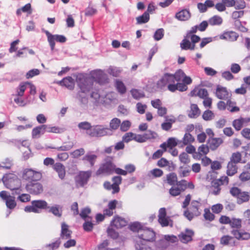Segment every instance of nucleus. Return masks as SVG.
Instances as JSON below:
<instances>
[{"label":"nucleus","instance_id":"nucleus-1","mask_svg":"<svg viewBox=\"0 0 250 250\" xmlns=\"http://www.w3.org/2000/svg\"><path fill=\"white\" fill-rule=\"evenodd\" d=\"M77 83L79 90L76 95V99L79 105L82 108L86 109L88 103L89 93L92 88V81L89 78L80 75L77 78Z\"/></svg>","mask_w":250,"mask_h":250},{"label":"nucleus","instance_id":"nucleus-2","mask_svg":"<svg viewBox=\"0 0 250 250\" xmlns=\"http://www.w3.org/2000/svg\"><path fill=\"white\" fill-rule=\"evenodd\" d=\"M115 165L112 162V158L110 157L105 158L103 163L96 171V175H110L114 172Z\"/></svg>","mask_w":250,"mask_h":250},{"label":"nucleus","instance_id":"nucleus-3","mask_svg":"<svg viewBox=\"0 0 250 250\" xmlns=\"http://www.w3.org/2000/svg\"><path fill=\"white\" fill-rule=\"evenodd\" d=\"M31 204L30 206H27L24 208L25 212L40 213L42 210H46L48 208V203L43 200L32 201Z\"/></svg>","mask_w":250,"mask_h":250},{"label":"nucleus","instance_id":"nucleus-4","mask_svg":"<svg viewBox=\"0 0 250 250\" xmlns=\"http://www.w3.org/2000/svg\"><path fill=\"white\" fill-rule=\"evenodd\" d=\"M2 182L6 188L13 190L21 187V182L18 176L13 173L5 174L2 179Z\"/></svg>","mask_w":250,"mask_h":250},{"label":"nucleus","instance_id":"nucleus-5","mask_svg":"<svg viewBox=\"0 0 250 250\" xmlns=\"http://www.w3.org/2000/svg\"><path fill=\"white\" fill-rule=\"evenodd\" d=\"M210 165L211 170L207 175V179L211 181L217 177V173L216 170L221 169L222 167L221 163L217 161L212 162V161L206 156H204V166Z\"/></svg>","mask_w":250,"mask_h":250},{"label":"nucleus","instance_id":"nucleus-6","mask_svg":"<svg viewBox=\"0 0 250 250\" xmlns=\"http://www.w3.org/2000/svg\"><path fill=\"white\" fill-rule=\"evenodd\" d=\"M230 193L233 196L237 198L236 202L239 205L248 202L250 198L248 192L242 191L237 187L232 188L230 189Z\"/></svg>","mask_w":250,"mask_h":250},{"label":"nucleus","instance_id":"nucleus-7","mask_svg":"<svg viewBox=\"0 0 250 250\" xmlns=\"http://www.w3.org/2000/svg\"><path fill=\"white\" fill-rule=\"evenodd\" d=\"M110 134L111 133L109 132V129L102 125L92 126V127L88 132V135L92 137H101Z\"/></svg>","mask_w":250,"mask_h":250},{"label":"nucleus","instance_id":"nucleus-8","mask_svg":"<svg viewBox=\"0 0 250 250\" xmlns=\"http://www.w3.org/2000/svg\"><path fill=\"white\" fill-rule=\"evenodd\" d=\"M42 175L40 172L31 168H26L23 170L22 177L23 180L30 182L40 180Z\"/></svg>","mask_w":250,"mask_h":250},{"label":"nucleus","instance_id":"nucleus-9","mask_svg":"<svg viewBox=\"0 0 250 250\" xmlns=\"http://www.w3.org/2000/svg\"><path fill=\"white\" fill-rule=\"evenodd\" d=\"M138 238L144 242H152L155 240V232L152 229L145 227L140 230Z\"/></svg>","mask_w":250,"mask_h":250},{"label":"nucleus","instance_id":"nucleus-10","mask_svg":"<svg viewBox=\"0 0 250 250\" xmlns=\"http://www.w3.org/2000/svg\"><path fill=\"white\" fill-rule=\"evenodd\" d=\"M47 37V40L50 46L51 51H53L55 48V41L64 43L66 41V38L63 35H52L48 31H43Z\"/></svg>","mask_w":250,"mask_h":250},{"label":"nucleus","instance_id":"nucleus-11","mask_svg":"<svg viewBox=\"0 0 250 250\" xmlns=\"http://www.w3.org/2000/svg\"><path fill=\"white\" fill-rule=\"evenodd\" d=\"M38 181L27 182L25 186L26 191L30 194L34 195H38L41 193L43 191V187Z\"/></svg>","mask_w":250,"mask_h":250},{"label":"nucleus","instance_id":"nucleus-12","mask_svg":"<svg viewBox=\"0 0 250 250\" xmlns=\"http://www.w3.org/2000/svg\"><path fill=\"white\" fill-rule=\"evenodd\" d=\"M174 78L173 74L165 73L157 83L158 88L162 89L170 83H174Z\"/></svg>","mask_w":250,"mask_h":250},{"label":"nucleus","instance_id":"nucleus-13","mask_svg":"<svg viewBox=\"0 0 250 250\" xmlns=\"http://www.w3.org/2000/svg\"><path fill=\"white\" fill-rule=\"evenodd\" d=\"M91 174L92 172L90 170L80 172L75 178L77 184L81 187H83L87 183Z\"/></svg>","mask_w":250,"mask_h":250},{"label":"nucleus","instance_id":"nucleus-14","mask_svg":"<svg viewBox=\"0 0 250 250\" xmlns=\"http://www.w3.org/2000/svg\"><path fill=\"white\" fill-rule=\"evenodd\" d=\"M223 141L221 138H209L208 142V146H204V155L208 152V148L212 150L216 149L222 144Z\"/></svg>","mask_w":250,"mask_h":250},{"label":"nucleus","instance_id":"nucleus-15","mask_svg":"<svg viewBox=\"0 0 250 250\" xmlns=\"http://www.w3.org/2000/svg\"><path fill=\"white\" fill-rule=\"evenodd\" d=\"M215 95L219 99L227 100L230 98L231 93L226 87L218 85L216 89Z\"/></svg>","mask_w":250,"mask_h":250},{"label":"nucleus","instance_id":"nucleus-16","mask_svg":"<svg viewBox=\"0 0 250 250\" xmlns=\"http://www.w3.org/2000/svg\"><path fill=\"white\" fill-rule=\"evenodd\" d=\"M250 122V118L249 117L240 118L233 121L232 125L236 130L239 131L243 126L247 125Z\"/></svg>","mask_w":250,"mask_h":250},{"label":"nucleus","instance_id":"nucleus-17","mask_svg":"<svg viewBox=\"0 0 250 250\" xmlns=\"http://www.w3.org/2000/svg\"><path fill=\"white\" fill-rule=\"evenodd\" d=\"M72 231L69 229V226L65 223L61 224V231L59 238L61 239H68L71 237Z\"/></svg>","mask_w":250,"mask_h":250},{"label":"nucleus","instance_id":"nucleus-18","mask_svg":"<svg viewBox=\"0 0 250 250\" xmlns=\"http://www.w3.org/2000/svg\"><path fill=\"white\" fill-rule=\"evenodd\" d=\"M194 234L193 231L189 229H186L185 232H182L179 235L181 242L187 243L192 240V237Z\"/></svg>","mask_w":250,"mask_h":250},{"label":"nucleus","instance_id":"nucleus-19","mask_svg":"<svg viewBox=\"0 0 250 250\" xmlns=\"http://www.w3.org/2000/svg\"><path fill=\"white\" fill-rule=\"evenodd\" d=\"M219 37L222 40H225L229 42H234L237 40L238 35L235 32L228 31L220 35Z\"/></svg>","mask_w":250,"mask_h":250},{"label":"nucleus","instance_id":"nucleus-20","mask_svg":"<svg viewBox=\"0 0 250 250\" xmlns=\"http://www.w3.org/2000/svg\"><path fill=\"white\" fill-rule=\"evenodd\" d=\"M53 169L58 173L59 177L63 180L65 176V167L60 163H56L53 165Z\"/></svg>","mask_w":250,"mask_h":250},{"label":"nucleus","instance_id":"nucleus-21","mask_svg":"<svg viewBox=\"0 0 250 250\" xmlns=\"http://www.w3.org/2000/svg\"><path fill=\"white\" fill-rule=\"evenodd\" d=\"M96 81L100 84H103L108 82L107 75L102 71L96 72L94 76Z\"/></svg>","mask_w":250,"mask_h":250},{"label":"nucleus","instance_id":"nucleus-22","mask_svg":"<svg viewBox=\"0 0 250 250\" xmlns=\"http://www.w3.org/2000/svg\"><path fill=\"white\" fill-rule=\"evenodd\" d=\"M97 158V155L92 154L91 152H88L83 157L82 160L85 163H89L90 167H92L94 166Z\"/></svg>","mask_w":250,"mask_h":250},{"label":"nucleus","instance_id":"nucleus-23","mask_svg":"<svg viewBox=\"0 0 250 250\" xmlns=\"http://www.w3.org/2000/svg\"><path fill=\"white\" fill-rule=\"evenodd\" d=\"M127 225L126 220L122 217L116 216L111 222V226L117 229L122 228Z\"/></svg>","mask_w":250,"mask_h":250},{"label":"nucleus","instance_id":"nucleus-24","mask_svg":"<svg viewBox=\"0 0 250 250\" xmlns=\"http://www.w3.org/2000/svg\"><path fill=\"white\" fill-rule=\"evenodd\" d=\"M165 122L162 124L161 127L164 130L168 131L172 127V124L176 122V119L173 116H165Z\"/></svg>","mask_w":250,"mask_h":250},{"label":"nucleus","instance_id":"nucleus-25","mask_svg":"<svg viewBox=\"0 0 250 250\" xmlns=\"http://www.w3.org/2000/svg\"><path fill=\"white\" fill-rule=\"evenodd\" d=\"M47 209L49 213H52L56 217H61L62 215V208L59 205L56 204L52 207L48 206Z\"/></svg>","mask_w":250,"mask_h":250},{"label":"nucleus","instance_id":"nucleus-26","mask_svg":"<svg viewBox=\"0 0 250 250\" xmlns=\"http://www.w3.org/2000/svg\"><path fill=\"white\" fill-rule=\"evenodd\" d=\"M232 233L238 240H248L250 238V234L245 231L234 230Z\"/></svg>","mask_w":250,"mask_h":250},{"label":"nucleus","instance_id":"nucleus-27","mask_svg":"<svg viewBox=\"0 0 250 250\" xmlns=\"http://www.w3.org/2000/svg\"><path fill=\"white\" fill-rule=\"evenodd\" d=\"M238 167L236 164L232 162H229L227 167V174L229 176H232L237 172Z\"/></svg>","mask_w":250,"mask_h":250},{"label":"nucleus","instance_id":"nucleus-28","mask_svg":"<svg viewBox=\"0 0 250 250\" xmlns=\"http://www.w3.org/2000/svg\"><path fill=\"white\" fill-rule=\"evenodd\" d=\"M200 112V110L196 104H191L190 105V110L188 111V116L191 118H195L199 116Z\"/></svg>","mask_w":250,"mask_h":250},{"label":"nucleus","instance_id":"nucleus-29","mask_svg":"<svg viewBox=\"0 0 250 250\" xmlns=\"http://www.w3.org/2000/svg\"><path fill=\"white\" fill-rule=\"evenodd\" d=\"M176 18L180 21H186L190 17L189 12L187 10H183L176 14Z\"/></svg>","mask_w":250,"mask_h":250},{"label":"nucleus","instance_id":"nucleus-30","mask_svg":"<svg viewBox=\"0 0 250 250\" xmlns=\"http://www.w3.org/2000/svg\"><path fill=\"white\" fill-rule=\"evenodd\" d=\"M194 44H191L190 40L187 38L186 36V38L183 40L181 43V47L182 49L188 50L191 49L193 50L194 48Z\"/></svg>","mask_w":250,"mask_h":250},{"label":"nucleus","instance_id":"nucleus-31","mask_svg":"<svg viewBox=\"0 0 250 250\" xmlns=\"http://www.w3.org/2000/svg\"><path fill=\"white\" fill-rule=\"evenodd\" d=\"M155 244L156 248L160 250H164L169 246V244L165 238L157 241Z\"/></svg>","mask_w":250,"mask_h":250},{"label":"nucleus","instance_id":"nucleus-32","mask_svg":"<svg viewBox=\"0 0 250 250\" xmlns=\"http://www.w3.org/2000/svg\"><path fill=\"white\" fill-rule=\"evenodd\" d=\"M145 226L138 222H135L129 225V229L134 232H137L138 236L139 235V231L143 230Z\"/></svg>","mask_w":250,"mask_h":250},{"label":"nucleus","instance_id":"nucleus-33","mask_svg":"<svg viewBox=\"0 0 250 250\" xmlns=\"http://www.w3.org/2000/svg\"><path fill=\"white\" fill-rule=\"evenodd\" d=\"M74 146V143L72 142H69L64 143L63 145L60 147H49L52 149H55L58 151H68L71 149Z\"/></svg>","mask_w":250,"mask_h":250},{"label":"nucleus","instance_id":"nucleus-34","mask_svg":"<svg viewBox=\"0 0 250 250\" xmlns=\"http://www.w3.org/2000/svg\"><path fill=\"white\" fill-rule=\"evenodd\" d=\"M137 24H141L147 22L149 20V15L147 12H145L144 14L137 17L136 18Z\"/></svg>","mask_w":250,"mask_h":250},{"label":"nucleus","instance_id":"nucleus-35","mask_svg":"<svg viewBox=\"0 0 250 250\" xmlns=\"http://www.w3.org/2000/svg\"><path fill=\"white\" fill-rule=\"evenodd\" d=\"M60 83L62 85H64L66 87L70 90H72L74 88V84L72 82V78L70 77L63 78L60 82Z\"/></svg>","mask_w":250,"mask_h":250},{"label":"nucleus","instance_id":"nucleus-36","mask_svg":"<svg viewBox=\"0 0 250 250\" xmlns=\"http://www.w3.org/2000/svg\"><path fill=\"white\" fill-rule=\"evenodd\" d=\"M166 179L167 183L171 186L176 185L178 181L177 175L173 172L167 174Z\"/></svg>","mask_w":250,"mask_h":250},{"label":"nucleus","instance_id":"nucleus-37","mask_svg":"<svg viewBox=\"0 0 250 250\" xmlns=\"http://www.w3.org/2000/svg\"><path fill=\"white\" fill-rule=\"evenodd\" d=\"M146 242L142 240H137L135 244V249L136 250H151V248L147 245Z\"/></svg>","mask_w":250,"mask_h":250},{"label":"nucleus","instance_id":"nucleus-38","mask_svg":"<svg viewBox=\"0 0 250 250\" xmlns=\"http://www.w3.org/2000/svg\"><path fill=\"white\" fill-rule=\"evenodd\" d=\"M115 86L118 92L121 95L125 94L126 91V87L121 81L116 80Z\"/></svg>","mask_w":250,"mask_h":250},{"label":"nucleus","instance_id":"nucleus-39","mask_svg":"<svg viewBox=\"0 0 250 250\" xmlns=\"http://www.w3.org/2000/svg\"><path fill=\"white\" fill-rule=\"evenodd\" d=\"M121 124V120L117 118H114L110 121L109 124V131L117 129Z\"/></svg>","mask_w":250,"mask_h":250},{"label":"nucleus","instance_id":"nucleus-40","mask_svg":"<svg viewBox=\"0 0 250 250\" xmlns=\"http://www.w3.org/2000/svg\"><path fill=\"white\" fill-rule=\"evenodd\" d=\"M241 161V154L239 152H236L232 154L229 162H232L233 164H236L239 163H242Z\"/></svg>","mask_w":250,"mask_h":250},{"label":"nucleus","instance_id":"nucleus-41","mask_svg":"<svg viewBox=\"0 0 250 250\" xmlns=\"http://www.w3.org/2000/svg\"><path fill=\"white\" fill-rule=\"evenodd\" d=\"M194 141V137L188 132H186L183 138L182 142L184 145H188Z\"/></svg>","mask_w":250,"mask_h":250},{"label":"nucleus","instance_id":"nucleus-42","mask_svg":"<svg viewBox=\"0 0 250 250\" xmlns=\"http://www.w3.org/2000/svg\"><path fill=\"white\" fill-rule=\"evenodd\" d=\"M223 21L222 18L218 16H214L208 21V23L211 25H220Z\"/></svg>","mask_w":250,"mask_h":250},{"label":"nucleus","instance_id":"nucleus-43","mask_svg":"<svg viewBox=\"0 0 250 250\" xmlns=\"http://www.w3.org/2000/svg\"><path fill=\"white\" fill-rule=\"evenodd\" d=\"M191 96H198L200 98H203V89L200 86L195 87L190 92Z\"/></svg>","mask_w":250,"mask_h":250},{"label":"nucleus","instance_id":"nucleus-44","mask_svg":"<svg viewBox=\"0 0 250 250\" xmlns=\"http://www.w3.org/2000/svg\"><path fill=\"white\" fill-rule=\"evenodd\" d=\"M115 99L116 98L115 97V94L114 93H108L105 95L104 97V104L105 105L109 104L112 102H113Z\"/></svg>","mask_w":250,"mask_h":250},{"label":"nucleus","instance_id":"nucleus-45","mask_svg":"<svg viewBox=\"0 0 250 250\" xmlns=\"http://www.w3.org/2000/svg\"><path fill=\"white\" fill-rule=\"evenodd\" d=\"M15 198L14 196H11L5 201L7 207L9 209H13L16 206V203L15 202Z\"/></svg>","mask_w":250,"mask_h":250},{"label":"nucleus","instance_id":"nucleus-46","mask_svg":"<svg viewBox=\"0 0 250 250\" xmlns=\"http://www.w3.org/2000/svg\"><path fill=\"white\" fill-rule=\"evenodd\" d=\"M143 136L146 142L147 140L155 139L157 137V134L155 132L149 130L143 134Z\"/></svg>","mask_w":250,"mask_h":250},{"label":"nucleus","instance_id":"nucleus-47","mask_svg":"<svg viewBox=\"0 0 250 250\" xmlns=\"http://www.w3.org/2000/svg\"><path fill=\"white\" fill-rule=\"evenodd\" d=\"M173 78H174L175 83H177L182 80L184 77L185 76V73L181 69H179L174 74H173Z\"/></svg>","mask_w":250,"mask_h":250},{"label":"nucleus","instance_id":"nucleus-48","mask_svg":"<svg viewBox=\"0 0 250 250\" xmlns=\"http://www.w3.org/2000/svg\"><path fill=\"white\" fill-rule=\"evenodd\" d=\"M130 92L132 97L135 99H139L145 96L144 92L137 89H132Z\"/></svg>","mask_w":250,"mask_h":250},{"label":"nucleus","instance_id":"nucleus-49","mask_svg":"<svg viewBox=\"0 0 250 250\" xmlns=\"http://www.w3.org/2000/svg\"><path fill=\"white\" fill-rule=\"evenodd\" d=\"M199 203L197 201H192L191 204L190 209L192 211H195V215L197 216L200 214L198 211Z\"/></svg>","mask_w":250,"mask_h":250},{"label":"nucleus","instance_id":"nucleus-50","mask_svg":"<svg viewBox=\"0 0 250 250\" xmlns=\"http://www.w3.org/2000/svg\"><path fill=\"white\" fill-rule=\"evenodd\" d=\"M78 127L80 129H82L83 130H86V133L88 134V132L91 129L92 127V126L91 125V124L88 122H83L79 123L78 124Z\"/></svg>","mask_w":250,"mask_h":250},{"label":"nucleus","instance_id":"nucleus-51","mask_svg":"<svg viewBox=\"0 0 250 250\" xmlns=\"http://www.w3.org/2000/svg\"><path fill=\"white\" fill-rule=\"evenodd\" d=\"M212 104V99L208 96V92L204 89V106L210 108Z\"/></svg>","mask_w":250,"mask_h":250},{"label":"nucleus","instance_id":"nucleus-52","mask_svg":"<svg viewBox=\"0 0 250 250\" xmlns=\"http://www.w3.org/2000/svg\"><path fill=\"white\" fill-rule=\"evenodd\" d=\"M176 185L181 192L185 191L187 188V181L185 180L177 181Z\"/></svg>","mask_w":250,"mask_h":250},{"label":"nucleus","instance_id":"nucleus-53","mask_svg":"<svg viewBox=\"0 0 250 250\" xmlns=\"http://www.w3.org/2000/svg\"><path fill=\"white\" fill-rule=\"evenodd\" d=\"M61 239L59 238H57V240L52 243H50L47 245L48 247L51 250H56L60 247L61 244Z\"/></svg>","mask_w":250,"mask_h":250},{"label":"nucleus","instance_id":"nucleus-54","mask_svg":"<svg viewBox=\"0 0 250 250\" xmlns=\"http://www.w3.org/2000/svg\"><path fill=\"white\" fill-rule=\"evenodd\" d=\"M190 169L187 167H184L181 166L179 168V174L181 177H186L188 175Z\"/></svg>","mask_w":250,"mask_h":250},{"label":"nucleus","instance_id":"nucleus-55","mask_svg":"<svg viewBox=\"0 0 250 250\" xmlns=\"http://www.w3.org/2000/svg\"><path fill=\"white\" fill-rule=\"evenodd\" d=\"M26 83H21L19 87L17 88V94L16 96H22L23 95L24 92L26 88Z\"/></svg>","mask_w":250,"mask_h":250},{"label":"nucleus","instance_id":"nucleus-56","mask_svg":"<svg viewBox=\"0 0 250 250\" xmlns=\"http://www.w3.org/2000/svg\"><path fill=\"white\" fill-rule=\"evenodd\" d=\"M45 125V129L46 132L48 133H60V129L56 126H53L49 125Z\"/></svg>","mask_w":250,"mask_h":250},{"label":"nucleus","instance_id":"nucleus-57","mask_svg":"<svg viewBox=\"0 0 250 250\" xmlns=\"http://www.w3.org/2000/svg\"><path fill=\"white\" fill-rule=\"evenodd\" d=\"M164 30L163 28H160V29H157L155 31V32L154 34V36H153L155 40L159 41L161 39H162L163 38V37H164Z\"/></svg>","mask_w":250,"mask_h":250},{"label":"nucleus","instance_id":"nucleus-58","mask_svg":"<svg viewBox=\"0 0 250 250\" xmlns=\"http://www.w3.org/2000/svg\"><path fill=\"white\" fill-rule=\"evenodd\" d=\"M131 126V123L128 121H124L122 122V123H121L120 124V129L121 131L125 132L127 131L129 127Z\"/></svg>","mask_w":250,"mask_h":250},{"label":"nucleus","instance_id":"nucleus-59","mask_svg":"<svg viewBox=\"0 0 250 250\" xmlns=\"http://www.w3.org/2000/svg\"><path fill=\"white\" fill-rule=\"evenodd\" d=\"M215 117L214 113L209 110L204 111V120L210 121L213 120Z\"/></svg>","mask_w":250,"mask_h":250},{"label":"nucleus","instance_id":"nucleus-60","mask_svg":"<svg viewBox=\"0 0 250 250\" xmlns=\"http://www.w3.org/2000/svg\"><path fill=\"white\" fill-rule=\"evenodd\" d=\"M230 225L232 228H239L241 226V220L233 218L230 219Z\"/></svg>","mask_w":250,"mask_h":250},{"label":"nucleus","instance_id":"nucleus-61","mask_svg":"<svg viewBox=\"0 0 250 250\" xmlns=\"http://www.w3.org/2000/svg\"><path fill=\"white\" fill-rule=\"evenodd\" d=\"M134 133L132 132L126 133L123 137V141L128 143L131 140H134Z\"/></svg>","mask_w":250,"mask_h":250},{"label":"nucleus","instance_id":"nucleus-62","mask_svg":"<svg viewBox=\"0 0 250 250\" xmlns=\"http://www.w3.org/2000/svg\"><path fill=\"white\" fill-rule=\"evenodd\" d=\"M179 159L181 162L185 164H187L190 162L189 156L186 152H183L179 155Z\"/></svg>","mask_w":250,"mask_h":250},{"label":"nucleus","instance_id":"nucleus-63","mask_svg":"<svg viewBox=\"0 0 250 250\" xmlns=\"http://www.w3.org/2000/svg\"><path fill=\"white\" fill-rule=\"evenodd\" d=\"M93 224L90 221L85 220V222L83 224V229L86 231H91L93 228Z\"/></svg>","mask_w":250,"mask_h":250},{"label":"nucleus","instance_id":"nucleus-64","mask_svg":"<svg viewBox=\"0 0 250 250\" xmlns=\"http://www.w3.org/2000/svg\"><path fill=\"white\" fill-rule=\"evenodd\" d=\"M239 179L242 182H245L250 180V173L248 171L243 172L239 175Z\"/></svg>","mask_w":250,"mask_h":250}]
</instances>
